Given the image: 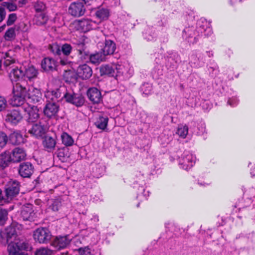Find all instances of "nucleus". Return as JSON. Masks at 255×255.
<instances>
[{
    "label": "nucleus",
    "instance_id": "obj_1",
    "mask_svg": "<svg viewBox=\"0 0 255 255\" xmlns=\"http://www.w3.org/2000/svg\"><path fill=\"white\" fill-rule=\"evenodd\" d=\"M183 18L188 21V26H186L182 31L183 39L189 43L193 44L198 40V37L200 35L208 36L212 33V29L209 26V24L205 19H200L198 20L196 26H190L189 22L193 21L194 16L192 14L188 15H184Z\"/></svg>",
    "mask_w": 255,
    "mask_h": 255
},
{
    "label": "nucleus",
    "instance_id": "obj_2",
    "mask_svg": "<svg viewBox=\"0 0 255 255\" xmlns=\"http://www.w3.org/2000/svg\"><path fill=\"white\" fill-rule=\"evenodd\" d=\"M16 237L15 228L9 226L6 228L4 232L0 233V241L3 245L8 244L7 250L9 255H25L22 250H27L28 245L27 243L13 242Z\"/></svg>",
    "mask_w": 255,
    "mask_h": 255
},
{
    "label": "nucleus",
    "instance_id": "obj_3",
    "mask_svg": "<svg viewBox=\"0 0 255 255\" xmlns=\"http://www.w3.org/2000/svg\"><path fill=\"white\" fill-rule=\"evenodd\" d=\"M13 97L10 100V104L13 107H20L23 110L24 105L28 104L25 102L26 98L27 87L24 86V82L13 84Z\"/></svg>",
    "mask_w": 255,
    "mask_h": 255
},
{
    "label": "nucleus",
    "instance_id": "obj_4",
    "mask_svg": "<svg viewBox=\"0 0 255 255\" xmlns=\"http://www.w3.org/2000/svg\"><path fill=\"white\" fill-rule=\"evenodd\" d=\"M170 158L171 161H173L177 158L179 168L185 170L190 169L196 161V156L189 151H185L181 157H179L178 154L171 155Z\"/></svg>",
    "mask_w": 255,
    "mask_h": 255
},
{
    "label": "nucleus",
    "instance_id": "obj_5",
    "mask_svg": "<svg viewBox=\"0 0 255 255\" xmlns=\"http://www.w3.org/2000/svg\"><path fill=\"white\" fill-rule=\"evenodd\" d=\"M116 77H122L124 79L129 78L133 74V69L127 61H118L115 64Z\"/></svg>",
    "mask_w": 255,
    "mask_h": 255
},
{
    "label": "nucleus",
    "instance_id": "obj_6",
    "mask_svg": "<svg viewBox=\"0 0 255 255\" xmlns=\"http://www.w3.org/2000/svg\"><path fill=\"white\" fill-rule=\"evenodd\" d=\"M144 177L143 175H139L138 180H136L134 182L133 187L137 188V198L139 201H143L147 199L150 194L148 190L145 188Z\"/></svg>",
    "mask_w": 255,
    "mask_h": 255
},
{
    "label": "nucleus",
    "instance_id": "obj_7",
    "mask_svg": "<svg viewBox=\"0 0 255 255\" xmlns=\"http://www.w3.org/2000/svg\"><path fill=\"white\" fill-rule=\"evenodd\" d=\"M205 59L204 54L199 51H193L189 55V64L192 67L198 68L204 66Z\"/></svg>",
    "mask_w": 255,
    "mask_h": 255
},
{
    "label": "nucleus",
    "instance_id": "obj_8",
    "mask_svg": "<svg viewBox=\"0 0 255 255\" xmlns=\"http://www.w3.org/2000/svg\"><path fill=\"white\" fill-rule=\"evenodd\" d=\"M25 86L27 87L26 98L28 102L36 104L42 101V95L40 89L27 84Z\"/></svg>",
    "mask_w": 255,
    "mask_h": 255
},
{
    "label": "nucleus",
    "instance_id": "obj_9",
    "mask_svg": "<svg viewBox=\"0 0 255 255\" xmlns=\"http://www.w3.org/2000/svg\"><path fill=\"white\" fill-rule=\"evenodd\" d=\"M68 11L70 14L75 17L84 15L85 8L83 1L81 0H73L69 6Z\"/></svg>",
    "mask_w": 255,
    "mask_h": 255
},
{
    "label": "nucleus",
    "instance_id": "obj_10",
    "mask_svg": "<svg viewBox=\"0 0 255 255\" xmlns=\"http://www.w3.org/2000/svg\"><path fill=\"white\" fill-rule=\"evenodd\" d=\"M19 183L16 180H10L6 184L5 195L8 202L19 193Z\"/></svg>",
    "mask_w": 255,
    "mask_h": 255
},
{
    "label": "nucleus",
    "instance_id": "obj_11",
    "mask_svg": "<svg viewBox=\"0 0 255 255\" xmlns=\"http://www.w3.org/2000/svg\"><path fill=\"white\" fill-rule=\"evenodd\" d=\"M74 24L78 29L82 32H86L90 30L97 28L99 23L90 19H83L75 22Z\"/></svg>",
    "mask_w": 255,
    "mask_h": 255
},
{
    "label": "nucleus",
    "instance_id": "obj_12",
    "mask_svg": "<svg viewBox=\"0 0 255 255\" xmlns=\"http://www.w3.org/2000/svg\"><path fill=\"white\" fill-rule=\"evenodd\" d=\"M51 237L50 232L46 228H38L33 233L34 240L41 244L47 243L50 240Z\"/></svg>",
    "mask_w": 255,
    "mask_h": 255
},
{
    "label": "nucleus",
    "instance_id": "obj_13",
    "mask_svg": "<svg viewBox=\"0 0 255 255\" xmlns=\"http://www.w3.org/2000/svg\"><path fill=\"white\" fill-rule=\"evenodd\" d=\"M164 59L166 67L170 70L176 68L180 61L179 55L176 52L169 53Z\"/></svg>",
    "mask_w": 255,
    "mask_h": 255
},
{
    "label": "nucleus",
    "instance_id": "obj_14",
    "mask_svg": "<svg viewBox=\"0 0 255 255\" xmlns=\"http://www.w3.org/2000/svg\"><path fill=\"white\" fill-rule=\"evenodd\" d=\"M23 110L28 115L27 122L34 123L39 118L38 109L37 106L26 104L24 105Z\"/></svg>",
    "mask_w": 255,
    "mask_h": 255
},
{
    "label": "nucleus",
    "instance_id": "obj_15",
    "mask_svg": "<svg viewBox=\"0 0 255 255\" xmlns=\"http://www.w3.org/2000/svg\"><path fill=\"white\" fill-rule=\"evenodd\" d=\"M63 97L66 102L71 103L77 107H81L85 103L84 98L80 95L66 93Z\"/></svg>",
    "mask_w": 255,
    "mask_h": 255
},
{
    "label": "nucleus",
    "instance_id": "obj_16",
    "mask_svg": "<svg viewBox=\"0 0 255 255\" xmlns=\"http://www.w3.org/2000/svg\"><path fill=\"white\" fill-rule=\"evenodd\" d=\"M72 239L69 235L56 237L51 243L56 250H60L66 248L70 243Z\"/></svg>",
    "mask_w": 255,
    "mask_h": 255
},
{
    "label": "nucleus",
    "instance_id": "obj_17",
    "mask_svg": "<svg viewBox=\"0 0 255 255\" xmlns=\"http://www.w3.org/2000/svg\"><path fill=\"white\" fill-rule=\"evenodd\" d=\"M59 110V106L56 102H47L43 109V113L47 117L51 118L55 116Z\"/></svg>",
    "mask_w": 255,
    "mask_h": 255
},
{
    "label": "nucleus",
    "instance_id": "obj_18",
    "mask_svg": "<svg viewBox=\"0 0 255 255\" xmlns=\"http://www.w3.org/2000/svg\"><path fill=\"white\" fill-rule=\"evenodd\" d=\"M7 71L8 72L9 79L12 83L13 82H15L16 83H20L22 81L24 82V86L26 85L25 81L22 79L23 76V72L21 68L14 67L11 69V68H10Z\"/></svg>",
    "mask_w": 255,
    "mask_h": 255
},
{
    "label": "nucleus",
    "instance_id": "obj_19",
    "mask_svg": "<svg viewBox=\"0 0 255 255\" xmlns=\"http://www.w3.org/2000/svg\"><path fill=\"white\" fill-rule=\"evenodd\" d=\"M21 217L23 220L32 221L36 218V213L31 204H27L23 206L21 211Z\"/></svg>",
    "mask_w": 255,
    "mask_h": 255
},
{
    "label": "nucleus",
    "instance_id": "obj_20",
    "mask_svg": "<svg viewBox=\"0 0 255 255\" xmlns=\"http://www.w3.org/2000/svg\"><path fill=\"white\" fill-rule=\"evenodd\" d=\"M22 119V116L18 110H12L7 112L5 121L15 125L19 123Z\"/></svg>",
    "mask_w": 255,
    "mask_h": 255
},
{
    "label": "nucleus",
    "instance_id": "obj_21",
    "mask_svg": "<svg viewBox=\"0 0 255 255\" xmlns=\"http://www.w3.org/2000/svg\"><path fill=\"white\" fill-rule=\"evenodd\" d=\"M92 74V68L86 64L79 65L77 70V76L83 80L89 79Z\"/></svg>",
    "mask_w": 255,
    "mask_h": 255
},
{
    "label": "nucleus",
    "instance_id": "obj_22",
    "mask_svg": "<svg viewBox=\"0 0 255 255\" xmlns=\"http://www.w3.org/2000/svg\"><path fill=\"white\" fill-rule=\"evenodd\" d=\"M45 96L47 100V102H57L60 101L63 97L60 89L48 90L45 93Z\"/></svg>",
    "mask_w": 255,
    "mask_h": 255
},
{
    "label": "nucleus",
    "instance_id": "obj_23",
    "mask_svg": "<svg viewBox=\"0 0 255 255\" xmlns=\"http://www.w3.org/2000/svg\"><path fill=\"white\" fill-rule=\"evenodd\" d=\"M46 131V128L42 125L40 122L32 124L31 128L28 129L29 133L37 137L43 136Z\"/></svg>",
    "mask_w": 255,
    "mask_h": 255
},
{
    "label": "nucleus",
    "instance_id": "obj_24",
    "mask_svg": "<svg viewBox=\"0 0 255 255\" xmlns=\"http://www.w3.org/2000/svg\"><path fill=\"white\" fill-rule=\"evenodd\" d=\"M18 172L19 175L24 177H29L33 172V166L29 162H24L19 165Z\"/></svg>",
    "mask_w": 255,
    "mask_h": 255
},
{
    "label": "nucleus",
    "instance_id": "obj_25",
    "mask_svg": "<svg viewBox=\"0 0 255 255\" xmlns=\"http://www.w3.org/2000/svg\"><path fill=\"white\" fill-rule=\"evenodd\" d=\"M72 50L71 45L68 43H65L61 46L56 45L52 47L53 52L57 55H60L61 53L68 56L70 55Z\"/></svg>",
    "mask_w": 255,
    "mask_h": 255
},
{
    "label": "nucleus",
    "instance_id": "obj_26",
    "mask_svg": "<svg viewBox=\"0 0 255 255\" xmlns=\"http://www.w3.org/2000/svg\"><path fill=\"white\" fill-rule=\"evenodd\" d=\"M115 42L109 39H106L105 41V45L102 48V53L105 56L114 54L116 49Z\"/></svg>",
    "mask_w": 255,
    "mask_h": 255
},
{
    "label": "nucleus",
    "instance_id": "obj_27",
    "mask_svg": "<svg viewBox=\"0 0 255 255\" xmlns=\"http://www.w3.org/2000/svg\"><path fill=\"white\" fill-rule=\"evenodd\" d=\"M12 161L13 162H18L25 159L26 153L22 148L16 147L11 152Z\"/></svg>",
    "mask_w": 255,
    "mask_h": 255
},
{
    "label": "nucleus",
    "instance_id": "obj_28",
    "mask_svg": "<svg viewBox=\"0 0 255 255\" xmlns=\"http://www.w3.org/2000/svg\"><path fill=\"white\" fill-rule=\"evenodd\" d=\"M89 100L94 103H99L102 99L101 94L96 88H90L87 92Z\"/></svg>",
    "mask_w": 255,
    "mask_h": 255
},
{
    "label": "nucleus",
    "instance_id": "obj_29",
    "mask_svg": "<svg viewBox=\"0 0 255 255\" xmlns=\"http://www.w3.org/2000/svg\"><path fill=\"white\" fill-rule=\"evenodd\" d=\"M56 67V61L52 58H45L41 62V67L45 71H53Z\"/></svg>",
    "mask_w": 255,
    "mask_h": 255
},
{
    "label": "nucleus",
    "instance_id": "obj_30",
    "mask_svg": "<svg viewBox=\"0 0 255 255\" xmlns=\"http://www.w3.org/2000/svg\"><path fill=\"white\" fill-rule=\"evenodd\" d=\"M38 74V71L35 68L32 66H29L25 69V73H23L24 77V81L26 80L29 82L32 81L33 79H35Z\"/></svg>",
    "mask_w": 255,
    "mask_h": 255
},
{
    "label": "nucleus",
    "instance_id": "obj_31",
    "mask_svg": "<svg viewBox=\"0 0 255 255\" xmlns=\"http://www.w3.org/2000/svg\"><path fill=\"white\" fill-rule=\"evenodd\" d=\"M116 62L112 63V65H105L100 68L101 75H108L110 76H116V72L115 68Z\"/></svg>",
    "mask_w": 255,
    "mask_h": 255
},
{
    "label": "nucleus",
    "instance_id": "obj_32",
    "mask_svg": "<svg viewBox=\"0 0 255 255\" xmlns=\"http://www.w3.org/2000/svg\"><path fill=\"white\" fill-rule=\"evenodd\" d=\"M43 145L47 151L51 152L55 148L56 141L53 137L47 136L45 137L43 141Z\"/></svg>",
    "mask_w": 255,
    "mask_h": 255
},
{
    "label": "nucleus",
    "instance_id": "obj_33",
    "mask_svg": "<svg viewBox=\"0 0 255 255\" xmlns=\"http://www.w3.org/2000/svg\"><path fill=\"white\" fill-rule=\"evenodd\" d=\"M12 161V156L10 153L5 151L0 155V166L4 168L8 166Z\"/></svg>",
    "mask_w": 255,
    "mask_h": 255
},
{
    "label": "nucleus",
    "instance_id": "obj_34",
    "mask_svg": "<svg viewBox=\"0 0 255 255\" xmlns=\"http://www.w3.org/2000/svg\"><path fill=\"white\" fill-rule=\"evenodd\" d=\"M48 20V16L44 12L36 13L33 18L34 23L37 25L45 24Z\"/></svg>",
    "mask_w": 255,
    "mask_h": 255
},
{
    "label": "nucleus",
    "instance_id": "obj_35",
    "mask_svg": "<svg viewBox=\"0 0 255 255\" xmlns=\"http://www.w3.org/2000/svg\"><path fill=\"white\" fill-rule=\"evenodd\" d=\"M9 141L12 144H18L23 141V137L18 131H14L9 135Z\"/></svg>",
    "mask_w": 255,
    "mask_h": 255
},
{
    "label": "nucleus",
    "instance_id": "obj_36",
    "mask_svg": "<svg viewBox=\"0 0 255 255\" xmlns=\"http://www.w3.org/2000/svg\"><path fill=\"white\" fill-rule=\"evenodd\" d=\"M109 14L110 12L108 9L103 7L98 8L95 12V16L100 20V22L102 20L107 19Z\"/></svg>",
    "mask_w": 255,
    "mask_h": 255
},
{
    "label": "nucleus",
    "instance_id": "obj_37",
    "mask_svg": "<svg viewBox=\"0 0 255 255\" xmlns=\"http://www.w3.org/2000/svg\"><path fill=\"white\" fill-rule=\"evenodd\" d=\"M155 25L162 27L161 30H166L168 27L167 17L163 15L157 17L155 21Z\"/></svg>",
    "mask_w": 255,
    "mask_h": 255
},
{
    "label": "nucleus",
    "instance_id": "obj_38",
    "mask_svg": "<svg viewBox=\"0 0 255 255\" xmlns=\"http://www.w3.org/2000/svg\"><path fill=\"white\" fill-rule=\"evenodd\" d=\"M105 56L102 52H97L91 54L89 57V59L92 63L97 64L103 61L105 58Z\"/></svg>",
    "mask_w": 255,
    "mask_h": 255
},
{
    "label": "nucleus",
    "instance_id": "obj_39",
    "mask_svg": "<svg viewBox=\"0 0 255 255\" xmlns=\"http://www.w3.org/2000/svg\"><path fill=\"white\" fill-rule=\"evenodd\" d=\"M94 176L97 178L101 176L105 171V167L102 164H92Z\"/></svg>",
    "mask_w": 255,
    "mask_h": 255
},
{
    "label": "nucleus",
    "instance_id": "obj_40",
    "mask_svg": "<svg viewBox=\"0 0 255 255\" xmlns=\"http://www.w3.org/2000/svg\"><path fill=\"white\" fill-rule=\"evenodd\" d=\"M12 53L13 51L10 50L7 52L2 53V57L3 58L4 60L3 62L4 66H9L11 64L14 63L15 59L10 56V54Z\"/></svg>",
    "mask_w": 255,
    "mask_h": 255
},
{
    "label": "nucleus",
    "instance_id": "obj_41",
    "mask_svg": "<svg viewBox=\"0 0 255 255\" xmlns=\"http://www.w3.org/2000/svg\"><path fill=\"white\" fill-rule=\"evenodd\" d=\"M186 104L188 107L192 108L200 105L199 97L198 96L189 97L186 101Z\"/></svg>",
    "mask_w": 255,
    "mask_h": 255
},
{
    "label": "nucleus",
    "instance_id": "obj_42",
    "mask_svg": "<svg viewBox=\"0 0 255 255\" xmlns=\"http://www.w3.org/2000/svg\"><path fill=\"white\" fill-rule=\"evenodd\" d=\"M61 138L63 144L66 146H71L74 143V140L72 136L66 132H63L61 135Z\"/></svg>",
    "mask_w": 255,
    "mask_h": 255
},
{
    "label": "nucleus",
    "instance_id": "obj_43",
    "mask_svg": "<svg viewBox=\"0 0 255 255\" xmlns=\"http://www.w3.org/2000/svg\"><path fill=\"white\" fill-rule=\"evenodd\" d=\"M63 78L67 83L73 82L76 80V75L71 70H66L63 74Z\"/></svg>",
    "mask_w": 255,
    "mask_h": 255
},
{
    "label": "nucleus",
    "instance_id": "obj_44",
    "mask_svg": "<svg viewBox=\"0 0 255 255\" xmlns=\"http://www.w3.org/2000/svg\"><path fill=\"white\" fill-rule=\"evenodd\" d=\"M108 118L107 117H100L95 123L96 127L101 129H105L108 125Z\"/></svg>",
    "mask_w": 255,
    "mask_h": 255
},
{
    "label": "nucleus",
    "instance_id": "obj_45",
    "mask_svg": "<svg viewBox=\"0 0 255 255\" xmlns=\"http://www.w3.org/2000/svg\"><path fill=\"white\" fill-rule=\"evenodd\" d=\"M153 27L148 28L143 33L144 37L147 41H152L156 37L157 34L153 32Z\"/></svg>",
    "mask_w": 255,
    "mask_h": 255
},
{
    "label": "nucleus",
    "instance_id": "obj_46",
    "mask_svg": "<svg viewBox=\"0 0 255 255\" xmlns=\"http://www.w3.org/2000/svg\"><path fill=\"white\" fill-rule=\"evenodd\" d=\"M76 45V48L79 52V54L82 55L83 53L85 54V44L84 39L83 38H80L79 40H77L76 42L74 43Z\"/></svg>",
    "mask_w": 255,
    "mask_h": 255
},
{
    "label": "nucleus",
    "instance_id": "obj_47",
    "mask_svg": "<svg viewBox=\"0 0 255 255\" xmlns=\"http://www.w3.org/2000/svg\"><path fill=\"white\" fill-rule=\"evenodd\" d=\"M188 132V128L186 125H180L178 126L176 133L180 137L184 138L186 137Z\"/></svg>",
    "mask_w": 255,
    "mask_h": 255
},
{
    "label": "nucleus",
    "instance_id": "obj_48",
    "mask_svg": "<svg viewBox=\"0 0 255 255\" xmlns=\"http://www.w3.org/2000/svg\"><path fill=\"white\" fill-rule=\"evenodd\" d=\"M34 8L35 11L38 13V12H43L46 8L45 4L41 1H36L33 3Z\"/></svg>",
    "mask_w": 255,
    "mask_h": 255
},
{
    "label": "nucleus",
    "instance_id": "obj_49",
    "mask_svg": "<svg viewBox=\"0 0 255 255\" xmlns=\"http://www.w3.org/2000/svg\"><path fill=\"white\" fill-rule=\"evenodd\" d=\"M8 212L6 209L0 207V226H3L7 219Z\"/></svg>",
    "mask_w": 255,
    "mask_h": 255
},
{
    "label": "nucleus",
    "instance_id": "obj_50",
    "mask_svg": "<svg viewBox=\"0 0 255 255\" xmlns=\"http://www.w3.org/2000/svg\"><path fill=\"white\" fill-rule=\"evenodd\" d=\"M245 197L251 200L252 198L255 199V188L254 187L249 188L244 192Z\"/></svg>",
    "mask_w": 255,
    "mask_h": 255
},
{
    "label": "nucleus",
    "instance_id": "obj_51",
    "mask_svg": "<svg viewBox=\"0 0 255 255\" xmlns=\"http://www.w3.org/2000/svg\"><path fill=\"white\" fill-rule=\"evenodd\" d=\"M141 90L146 95L150 94L152 90V85L148 83H145L141 86Z\"/></svg>",
    "mask_w": 255,
    "mask_h": 255
},
{
    "label": "nucleus",
    "instance_id": "obj_52",
    "mask_svg": "<svg viewBox=\"0 0 255 255\" xmlns=\"http://www.w3.org/2000/svg\"><path fill=\"white\" fill-rule=\"evenodd\" d=\"M15 29L13 27L8 28L5 33L4 38L6 40H11L15 37Z\"/></svg>",
    "mask_w": 255,
    "mask_h": 255
},
{
    "label": "nucleus",
    "instance_id": "obj_53",
    "mask_svg": "<svg viewBox=\"0 0 255 255\" xmlns=\"http://www.w3.org/2000/svg\"><path fill=\"white\" fill-rule=\"evenodd\" d=\"M51 250L46 248H41L37 250L35 252V255H51Z\"/></svg>",
    "mask_w": 255,
    "mask_h": 255
},
{
    "label": "nucleus",
    "instance_id": "obj_54",
    "mask_svg": "<svg viewBox=\"0 0 255 255\" xmlns=\"http://www.w3.org/2000/svg\"><path fill=\"white\" fill-rule=\"evenodd\" d=\"M2 5L6 7L9 11H15L17 9V6L16 4L9 2H3Z\"/></svg>",
    "mask_w": 255,
    "mask_h": 255
},
{
    "label": "nucleus",
    "instance_id": "obj_55",
    "mask_svg": "<svg viewBox=\"0 0 255 255\" xmlns=\"http://www.w3.org/2000/svg\"><path fill=\"white\" fill-rule=\"evenodd\" d=\"M61 206V202L60 200L59 199H56L53 201V202L50 206V208L53 211H58Z\"/></svg>",
    "mask_w": 255,
    "mask_h": 255
},
{
    "label": "nucleus",
    "instance_id": "obj_56",
    "mask_svg": "<svg viewBox=\"0 0 255 255\" xmlns=\"http://www.w3.org/2000/svg\"><path fill=\"white\" fill-rule=\"evenodd\" d=\"M7 141V137L5 133L0 132V148L3 147Z\"/></svg>",
    "mask_w": 255,
    "mask_h": 255
},
{
    "label": "nucleus",
    "instance_id": "obj_57",
    "mask_svg": "<svg viewBox=\"0 0 255 255\" xmlns=\"http://www.w3.org/2000/svg\"><path fill=\"white\" fill-rule=\"evenodd\" d=\"M78 252L79 255H93L91 249L88 247L80 248Z\"/></svg>",
    "mask_w": 255,
    "mask_h": 255
},
{
    "label": "nucleus",
    "instance_id": "obj_58",
    "mask_svg": "<svg viewBox=\"0 0 255 255\" xmlns=\"http://www.w3.org/2000/svg\"><path fill=\"white\" fill-rule=\"evenodd\" d=\"M17 19V15L15 13H11L9 14L7 20L6 21V24L8 26L12 25Z\"/></svg>",
    "mask_w": 255,
    "mask_h": 255
},
{
    "label": "nucleus",
    "instance_id": "obj_59",
    "mask_svg": "<svg viewBox=\"0 0 255 255\" xmlns=\"http://www.w3.org/2000/svg\"><path fill=\"white\" fill-rule=\"evenodd\" d=\"M239 103V100L236 97H233L229 99L228 104L232 107L236 106Z\"/></svg>",
    "mask_w": 255,
    "mask_h": 255
},
{
    "label": "nucleus",
    "instance_id": "obj_60",
    "mask_svg": "<svg viewBox=\"0 0 255 255\" xmlns=\"http://www.w3.org/2000/svg\"><path fill=\"white\" fill-rule=\"evenodd\" d=\"M6 106V101L3 97L0 96V112L4 110Z\"/></svg>",
    "mask_w": 255,
    "mask_h": 255
},
{
    "label": "nucleus",
    "instance_id": "obj_61",
    "mask_svg": "<svg viewBox=\"0 0 255 255\" xmlns=\"http://www.w3.org/2000/svg\"><path fill=\"white\" fill-rule=\"evenodd\" d=\"M248 167H250V175L251 177L255 178V164H252L251 162H249Z\"/></svg>",
    "mask_w": 255,
    "mask_h": 255
},
{
    "label": "nucleus",
    "instance_id": "obj_62",
    "mask_svg": "<svg viewBox=\"0 0 255 255\" xmlns=\"http://www.w3.org/2000/svg\"><path fill=\"white\" fill-rule=\"evenodd\" d=\"M200 106H201L202 108L205 110H208L211 108L210 102L206 100H205L202 103H200Z\"/></svg>",
    "mask_w": 255,
    "mask_h": 255
},
{
    "label": "nucleus",
    "instance_id": "obj_63",
    "mask_svg": "<svg viewBox=\"0 0 255 255\" xmlns=\"http://www.w3.org/2000/svg\"><path fill=\"white\" fill-rule=\"evenodd\" d=\"M6 12L5 9L1 6H0V22L2 21L5 17Z\"/></svg>",
    "mask_w": 255,
    "mask_h": 255
},
{
    "label": "nucleus",
    "instance_id": "obj_64",
    "mask_svg": "<svg viewBox=\"0 0 255 255\" xmlns=\"http://www.w3.org/2000/svg\"><path fill=\"white\" fill-rule=\"evenodd\" d=\"M177 99L178 98L176 96H172L170 97V104L173 107H177Z\"/></svg>",
    "mask_w": 255,
    "mask_h": 255
}]
</instances>
